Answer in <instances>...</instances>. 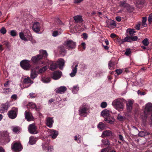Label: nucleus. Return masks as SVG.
Returning <instances> with one entry per match:
<instances>
[{"label": "nucleus", "instance_id": "obj_39", "mask_svg": "<svg viewBox=\"0 0 152 152\" xmlns=\"http://www.w3.org/2000/svg\"><path fill=\"white\" fill-rule=\"evenodd\" d=\"M129 5L126 3L125 1H121L120 2V6L121 7H125Z\"/></svg>", "mask_w": 152, "mask_h": 152}, {"label": "nucleus", "instance_id": "obj_12", "mask_svg": "<svg viewBox=\"0 0 152 152\" xmlns=\"http://www.w3.org/2000/svg\"><path fill=\"white\" fill-rule=\"evenodd\" d=\"M41 59L42 56L40 55H38L32 57L31 60L34 63L37 64Z\"/></svg>", "mask_w": 152, "mask_h": 152}, {"label": "nucleus", "instance_id": "obj_6", "mask_svg": "<svg viewBox=\"0 0 152 152\" xmlns=\"http://www.w3.org/2000/svg\"><path fill=\"white\" fill-rule=\"evenodd\" d=\"M18 112L17 108H14L8 113V115L9 117L12 119L15 118L17 116Z\"/></svg>", "mask_w": 152, "mask_h": 152}, {"label": "nucleus", "instance_id": "obj_61", "mask_svg": "<svg viewBox=\"0 0 152 152\" xmlns=\"http://www.w3.org/2000/svg\"><path fill=\"white\" fill-rule=\"evenodd\" d=\"M11 98L14 100H16L17 99V96L16 94H14L11 96Z\"/></svg>", "mask_w": 152, "mask_h": 152}, {"label": "nucleus", "instance_id": "obj_55", "mask_svg": "<svg viewBox=\"0 0 152 152\" xmlns=\"http://www.w3.org/2000/svg\"><path fill=\"white\" fill-rule=\"evenodd\" d=\"M145 134L144 132L143 131H141L139 133L138 135L139 136L143 137L145 135Z\"/></svg>", "mask_w": 152, "mask_h": 152}, {"label": "nucleus", "instance_id": "obj_52", "mask_svg": "<svg viewBox=\"0 0 152 152\" xmlns=\"http://www.w3.org/2000/svg\"><path fill=\"white\" fill-rule=\"evenodd\" d=\"M107 103L106 102H102L101 104V107L102 108H104L107 106Z\"/></svg>", "mask_w": 152, "mask_h": 152}, {"label": "nucleus", "instance_id": "obj_25", "mask_svg": "<svg viewBox=\"0 0 152 152\" xmlns=\"http://www.w3.org/2000/svg\"><path fill=\"white\" fill-rule=\"evenodd\" d=\"M50 135L52 137L53 139L55 138L58 135V132L56 130H51L50 131Z\"/></svg>", "mask_w": 152, "mask_h": 152}, {"label": "nucleus", "instance_id": "obj_42", "mask_svg": "<svg viewBox=\"0 0 152 152\" xmlns=\"http://www.w3.org/2000/svg\"><path fill=\"white\" fill-rule=\"evenodd\" d=\"M143 44L145 46L148 45L149 44L148 39L147 38L145 39L142 42Z\"/></svg>", "mask_w": 152, "mask_h": 152}, {"label": "nucleus", "instance_id": "obj_28", "mask_svg": "<svg viewBox=\"0 0 152 152\" xmlns=\"http://www.w3.org/2000/svg\"><path fill=\"white\" fill-rule=\"evenodd\" d=\"M47 69V66H45L43 67L39 68L38 66V68L37 70H38V74H41L44 73Z\"/></svg>", "mask_w": 152, "mask_h": 152}, {"label": "nucleus", "instance_id": "obj_38", "mask_svg": "<svg viewBox=\"0 0 152 152\" xmlns=\"http://www.w3.org/2000/svg\"><path fill=\"white\" fill-rule=\"evenodd\" d=\"M109 69H114V63L111 61H110L108 64Z\"/></svg>", "mask_w": 152, "mask_h": 152}, {"label": "nucleus", "instance_id": "obj_33", "mask_svg": "<svg viewBox=\"0 0 152 152\" xmlns=\"http://www.w3.org/2000/svg\"><path fill=\"white\" fill-rule=\"evenodd\" d=\"M74 19L77 23L81 22L82 21V17L80 15L75 16L74 17Z\"/></svg>", "mask_w": 152, "mask_h": 152}, {"label": "nucleus", "instance_id": "obj_45", "mask_svg": "<svg viewBox=\"0 0 152 152\" xmlns=\"http://www.w3.org/2000/svg\"><path fill=\"white\" fill-rule=\"evenodd\" d=\"M117 40L118 43L120 45L123 43L124 42V39H121L119 37L117 38Z\"/></svg>", "mask_w": 152, "mask_h": 152}, {"label": "nucleus", "instance_id": "obj_43", "mask_svg": "<svg viewBox=\"0 0 152 152\" xmlns=\"http://www.w3.org/2000/svg\"><path fill=\"white\" fill-rule=\"evenodd\" d=\"M146 20L147 18L146 17H143L142 21V25L144 27H146Z\"/></svg>", "mask_w": 152, "mask_h": 152}, {"label": "nucleus", "instance_id": "obj_2", "mask_svg": "<svg viewBox=\"0 0 152 152\" xmlns=\"http://www.w3.org/2000/svg\"><path fill=\"white\" fill-rule=\"evenodd\" d=\"M10 140L9 133L7 131L0 132V143L1 145H5Z\"/></svg>", "mask_w": 152, "mask_h": 152}, {"label": "nucleus", "instance_id": "obj_58", "mask_svg": "<svg viewBox=\"0 0 152 152\" xmlns=\"http://www.w3.org/2000/svg\"><path fill=\"white\" fill-rule=\"evenodd\" d=\"M140 23H139L136 25L135 27L136 29L137 30H139L140 28Z\"/></svg>", "mask_w": 152, "mask_h": 152}, {"label": "nucleus", "instance_id": "obj_48", "mask_svg": "<svg viewBox=\"0 0 152 152\" xmlns=\"http://www.w3.org/2000/svg\"><path fill=\"white\" fill-rule=\"evenodd\" d=\"M124 69H117L115 70V72L117 73L118 75H119L121 74L123 72V70Z\"/></svg>", "mask_w": 152, "mask_h": 152}, {"label": "nucleus", "instance_id": "obj_56", "mask_svg": "<svg viewBox=\"0 0 152 152\" xmlns=\"http://www.w3.org/2000/svg\"><path fill=\"white\" fill-rule=\"evenodd\" d=\"M131 53V51L130 49H127L125 53V54L127 56L129 55Z\"/></svg>", "mask_w": 152, "mask_h": 152}, {"label": "nucleus", "instance_id": "obj_8", "mask_svg": "<svg viewBox=\"0 0 152 152\" xmlns=\"http://www.w3.org/2000/svg\"><path fill=\"white\" fill-rule=\"evenodd\" d=\"M36 129V127L34 124H32L30 125L28 127V131L31 134H37L38 132Z\"/></svg>", "mask_w": 152, "mask_h": 152}, {"label": "nucleus", "instance_id": "obj_7", "mask_svg": "<svg viewBox=\"0 0 152 152\" xmlns=\"http://www.w3.org/2000/svg\"><path fill=\"white\" fill-rule=\"evenodd\" d=\"M30 61L27 60H24L20 62V65L21 67L24 69L28 70L31 66L29 64Z\"/></svg>", "mask_w": 152, "mask_h": 152}, {"label": "nucleus", "instance_id": "obj_17", "mask_svg": "<svg viewBox=\"0 0 152 152\" xmlns=\"http://www.w3.org/2000/svg\"><path fill=\"white\" fill-rule=\"evenodd\" d=\"M58 66V65L60 69H62L63 66L64 65L65 61L62 58L59 59L56 62Z\"/></svg>", "mask_w": 152, "mask_h": 152}, {"label": "nucleus", "instance_id": "obj_1", "mask_svg": "<svg viewBox=\"0 0 152 152\" xmlns=\"http://www.w3.org/2000/svg\"><path fill=\"white\" fill-rule=\"evenodd\" d=\"M76 43L72 40H68L64 42L63 45L61 47V51L65 53L66 50L65 48L69 49H72L75 48L76 46Z\"/></svg>", "mask_w": 152, "mask_h": 152}, {"label": "nucleus", "instance_id": "obj_57", "mask_svg": "<svg viewBox=\"0 0 152 152\" xmlns=\"http://www.w3.org/2000/svg\"><path fill=\"white\" fill-rule=\"evenodd\" d=\"M148 21L149 23H151L152 21V14H150L149 15L148 18Z\"/></svg>", "mask_w": 152, "mask_h": 152}, {"label": "nucleus", "instance_id": "obj_49", "mask_svg": "<svg viewBox=\"0 0 152 152\" xmlns=\"http://www.w3.org/2000/svg\"><path fill=\"white\" fill-rule=\"evenodd\" d=\"M30 97L31 98H34L37 96V94L34 93H31L29 94Z\"/></svg>", "mask_w": 152, "mask_h": 152}, {"label": "nucleus", "instance_id": "obj_40", "mask_svg": "<svg viewBox=\"0 0 152 152\" xmlns=\"http://www.w3.org/2000/svg\"><path fill=\"white\" fill-rule=\"evenodd\" d=\"M42 81L44 83H47L50 81V78L49 77H45L42 79Z\"/></svg>", "mask_w": 152, "mask_h": 152}, {"label": "nucleus", "instance_id": "obj_41", "mask_svg": "<svg viewBox=\"0 0 152 152\" xmlns=\"http://www.w3.org/2000/svg\"><path fill=\"white\" fill-rule=\"evenodd\" d=\"M20 130V129L18 126H15L13 128V131L15 133L18 132Z\"/></svg>", "mask_w": 152, "mask_h": 152}, {"label": "nucleus", "instance_id": "obj_31", "mask_svg": "<svg viewBox=\"0 0 152 152\" xmlns=\"http://www.w3.org/2000/svg\"><path fill=\"white\" fill-rule=\"evenodd\" d=\"M27 107L32 109L37 110V108L36 104L33 102H30L27 105Z\"/></svg>", "mask_w": 152, "mask_h": 152}, {"label": "nucleus", "instance_id": "obj_30", "mask_svg": "<svg viewBox=\"0 0 152 152\" xmlns=\"http://www.w3.org/2000/svg\"><path fill=\"white\" fill-rule=\"evenodd\" d=\"M37 141L35 138L33 136H31L29 138V143L30 145H33Z\"/></svg>", "mask_w": 152, "mask_h": 152}, {"label": "nucleus", "instance_id": "obj_22", "mask_svg": "<svg viewBox=\"0 0 152 152\" xmlns=\"http://www.w3.org/2000/svg\"><path fill=\"white\" fill-rule=\"evenodd\" d=\"M23 82L24 84L28 85L27 87L29 86L33 83V81L31 80L30 78L28 77L25 78L23 80Z\"/></svg>", "mask_w": 152, "mask_h": 152}, {"label": "nucleus", "instance_id": "obj_26", "mask_svg": "<svg viewBox=\"0 0 152 152\" xmlns=\"http://www.w3.org/2000/svg\"><path fill=\"white\" fill-rule=\"evenodd\" d=\"M53 120L52 118H48L47 119L46 124L47 126L50 128L52 127L53 123Z\"/></svg>", "mask_w": 152, "mask_h": 152}, {"label": "nucleus", "instance_id": "obj_20", "mask_svg": "<svg viewBox=\"0 0 152 152\" xmlns=\"http://www.w3.org/2000/svg\"><path fill=\"white\" fill-rule=\"evenodd\" d=\"M101 115L104 119H106L110 116L109 111L107 110H104L102 112Z\"/></svg>", "mask_w": 152, "mask_h": 152}, {"label": "nucleus", "instance_id": "obj_36", "mask_svg": "<svg viewBox=\"0 0 152 152\" xmlns=\"http://www.w3.org/2000/svg\"><path fill=\"white\" fill-rule=\"evenodd\" d=\"M19 36L20 38L22 40L26 41L28 40L27 38L25 37V36L23 33L20 32L19 33Z\"/></svg>", "mask_w": 152, "mask_h": 152}, {"label": "nucleus", "instance_id": "obj_5", "mask_svg": "<svg viewBox=\"0 0 152 152\" xmlns=\"http://www.w3.org/2000/svg\"><path fill=\"white\" fill-rule=\"evenodd\" d=\"M89 109L88 105L83 104L79 110V113L80 115L85 117L86 116Z\"/></svg>", "mask_w": 152, "mask_h": 152}, {"label": "nucleus", "instance_id": "obj_10", "mask_svg": "<svg viewBox=\"0 0 152 152\" xmlns=\"http://www.w3.org/2000/svg\"><path fill=\"white\" fill-rule=\"evenodd\" d=\"M11 148L13 150L20 151L21 150V145L19 143L15 142L12 146Z\"/></svg>", "mask_w": 152, "mask_h": 152}, {"label": "nucleus", "instance_id": "obj_54", "mask_svg": "<svg viewBox=\"0 0 152 152\" xmlns=\"http://www.w3.org/2000/svg\"><path fill=\"white\" fill-rule=\"evenodd\" d=\"M10 91V89L9 88H5L3 89V92L4 93L6 94Z\"/></svg>", "mask_w": 152, "mask_h": 152}, {"label": "nucleus", "instance_id": "obj_60", "mask_svg": "<svg viewBox=\"0 0 152 152\" xmlns=\"http://www.w3.org/2000/svg\"><path fill=\"white\" fill-rule=\"evenodd\" d=\"M109 150L108 148H106L104 149H102L101 152H108Z\"/></svg>", "mask_w": 152, "mask_h": 152}, {"label": "nucleus", "instance_id": "obj_18", "mask_svg": "<svg viewBox=\"0 0 152 152\" xmlns=\"http://www.w3.org/2000/svg\"><path fill=\"white\" fill-rule=\"evenodd\" d=\"M66 90V87L65 86H61L55 89L56 92L57 93L62 94L64 93Z\"/></svg>", "mask_w": 152, "mask_h": 152}, {"label": "nucleus", "instance_id": "obj_23", "mask_svg": "<svg viewBox=\"0 0 152 152\" xmlns=\"http://www.w3.org/2000/svg\"><path fill=\"white\" fill-rule=\"evenodd\" d=\"M104 121L107 123L112 124L115 121V119L113 117L110 116L104 119Z\"/></svg>", "mask_w": 152, "mask_h": 152}, {"label": "nucleus", "instance_id": "obj_47", "mask_svg": "<svg viewBox=\"0 0 152 152\" xmlns=\"http://www.w3.org/2000/svg\"><path fill=\"white\" fill-rule=\"evenodd\" d=\"M102 142L103 144L105 145H109L110 144L109 141L106 139L102 140Z\"/></svg>", "mask_w": 152, "mask_h": 152}, {"label": "nucleus", "instance_id": "obj_34", "mask_svg": "<svg viewBox=\"0 0 152 152\" xmlns=\"http://www.w3.org/2000/svg\"><path fill=\"white\" fill-rule=\"evenodd\" d=\"M98 128L101 130H102L105 128V125L102 122H100L98 125Z\"/></svg>", "mask_w": 152, "mask_h": 152}, {"label": "nucleus", "instance_id": "obj_59", "mask_svg": "<svg viewBox=\"0 0 152 152\" xmlns=\"http://www.w3.org/2000/svg\"><path fill=\"white\" fill-rule=\"evenodd\" d=\"M132 42L133 41H136L137 39V36L131 37Z\"/></svg>", "mask_w": 152, "mask_h": 152}, {"label": "nucleus", "instance_id": "obj_3", "mask_svg": "<svg viewBox=\"0 0 152 152\" xmlns=\"http://www.w3.org/2000/svg\"><path fill=\"white\" fill-rule=\"evenodd\" d=\"M112 104L115 109L118 111L123 109L124 108L123 104L120 98L114 100L112 102Z\"/></svg>", "mask_w": 152, "mask_h": 152}, {"label": "nucleus", "instance_id": "obj_4", "mask_svg": "<svg viewBox=\"0 0 152 152\" xmlns=\"http://www.w3.org/2000/svg\"><path fill=\"white\" fill-rule=\"evenodd\" d=\"M152 111V104L151 102H148L145 105V107L144 110L145 116L143 118L145 119L148 117V115L150 114Z\"/></svg>", "mask_w": 152, "mask_h": 152}, {"label": "nucleus", "instance_id": "obj_15", "mask_svg": "<svg viewBox=\"0 0 152 152\" xmlns=\"http://www.w3.org/2000/svg\"><path fill=\"white\" fill-rule=\"evenodd\" d=\"M32 29L35 32H37L39 31L40 26L39 23L38 22H35L33 24Z\"/></svg>", "mask_w": 152, "mask_h": 152}, {"label": "nucleus", "instance_id": "obj_13", "mask_svg": "<svg viewBox=\"0 0 152 152\" xmlns=\"http://www.w3.org/2000/svg\"><path fill=\"white\" fill-rule=\"evenodd\" d=\"M25 118L28 121H32L33 119L32 114L30 112L26 111L25 112Z\"/></svg>", "mask_w": 152, "mask_h": 152}, {"label": "nucleus", "instance_id": "obj_37", "mask_svg": "<svg viewBox=\"0 0 152 152\" xmlns=\"http://www.w3.org/2000/svg\"><path fill=\"white\" fill-rule=\"evenodd\" d=\"M110 25L115 26H116V24L115 23V21L112 20H109L108 21V26L109 27Z\"/></svg>", "mask_w": 152, "mask_h": 152}, {"label": "nucleus", "instance_id": "obj_62", "mask_svg": "<svg viewBox=\"0 0 152 152\" xmlns=\"http://www.w3.org/2000/svg\"><path fill=\"white\" fill-rule=\"evenodd\" d=\"M118 137L120 140H121V141H124V138L123 137V136L121 134H119L118 135Z\"/></svg>", "mask_w": 152, "mask_h": 152}, {"label": "nucleus", "instance_id": "obj_29", "mask_svg": "<svg viewBox=\"0 0 152 152\" xmlns=\"http://www.w3.org/2000/svg\"><path fill=\"white\" fill-rule=\"evenodd\" d=\"M62 32V31L61 29H58L53 31L52 33V35L54 37H56L60 34Z\"/></svg>", "mask_w": 152, "mask_h": 152}, {"label": "nucleus", "instance_id": "obj_14", "mask_svg": "<svg viewBox=\"0 0 152 152\" xmlns=\"http://www.w3.org/2000/svg\"><path fill=\"white\" fill-rule=\"evenodd\" d=\"M133 101L128 100L126 102L127 109L128 112H130L132 110Z\"/></svg>", "mask_w": 152, "mask_h": 152}, {"label": "nucleus", "instance_id": "obj_9", "mask_svg": "<svg viewBox=\"0 0 152 152\" xmlns=\"http://www.w3.org/2000/svg\"><path fill=\"white\" fill-rule=\"evenodd\" d=\"M38 68V66H37L32 69L31 74V77L32 79H34L37 77L38 72L37 70Z\"/></svg>", "mask_w": 152, "mask_h": 152}, {"label": "nucleus", "instance_id": "obj_19", "mask_svg": "<svg viewBox=\"0 0 152 152\" xmlns=\"http://www.w3.org/2000/svg\"><path fill=\"white\" fill-rule=\"evenodd\" d=\"M49 64H51L50 69L51 70H54L58 67L57 64L56 62L49 61Z\"/></svg>", "mask_w": 152, "mask_h": 152}, {"label": "nucleus", "instance_id": "obj_24", "mask_svg": "<svg viewBox=\"0 0 152 152\" xmlns=\"http://www.w3.org/2000/svg\"><path fill=\"white\" fill-rule=\"evenodd\" d=\"M78 66V64H77L74 68H72V72L70 74V75L71 77H74L75 76L77 73V67Z\"/></svg>", "mask_w": 152, "mask_h": 152}, {"label": "nucleus", "instance_id": "obj_11", "mask_svg": "<svg viewBox=\"0 0 152 152\" xmlns=\"http://www.w3.org/2000/svg\"><path fill=\"white\" fill-rule=\"evenodd\" d=\"M10 104L8 102H6L1 105L0 111L3 113L8 109L10 107Z\"/></svg>", "mask_w": 152, "mask_h": 152}, {"label": "nucleus", "instance_id": "obj_50", "mask_svg": "<svg viewBox=\"0 0 152 152\" xmlns=\"http://www.w3.org/2000/svg\"><path fill=\"white\" fill-rule=\"evenodd\" d=\"M135 33V31L134 29H130L129 31V33L131 36H133Z\"/></svg>", "mask_w": 152, "mask_h": 152}, {"label": "nucleus", "instance_id": "obj_64", "mask_svg": "<svg viewBox=\"0 0 152 152\" xmlns=\"http://www.w3.org/2000/svg\"><path fill=\"white\" fill-rule=\"evenodd\" d=\"M53 149V147L52 146H50L48 148V151H52Z\"/></svg>", "mask_w": 152, "mask_h": 152}, {"label": "nucleus", "instance_id": "obj_63", "mask_svg": "<svg viewBox=\"0 0 152 152\" xmlns=\"http://www.w3.org/2000/svg\"><path fill=\"white\" fill-rule=\"evenodd\" d=\"M116 20L118 22H120L121 20V17L120 16H117L115 18Z\"/></svg>", "mask_w": 152, "mask_h": 152}, {"label": "nucleus", "instance_id": "obj_44", "mask_svg": "<svg viewBox=\"0 0 152 152\" xmlns=\"http://www.w3.org/2000/svg\"><path fill=\"white\" fill-rule=\"evenodd\" d=\"M124 42H132V39L131 37H125L124 39Z\"/></svg>", "mask_w": 152, "mask_h": 152}, {"label": "nucleus", "instance_id": "obj_32", "mask_svg": "<svg viewBox=\"0 0 152 152\" xmlns=\"http://www.w3.org/2000/svg\"><path fill=\"white\" fill-rule=\"evenodd\" d=\"M72 92L73 94H76L77 93L79 90V88L78 85L74 86L73 88H71Z\"/></svg>", "mask_w": 152, "mask_h": 152}, {"label": "nucleus", "instance_id": "obj_27", "mask_svg": "<svg viewBox=\"0 0 152 152\" xmlns=\"http://www.w3.org/2000/svg\"><path fill=\"white\" fill-rule=\"evenodd\" d=\"M112 134V132L110 130H106L102 133V136L103 137L110 136Z\"/></svg>", "mask_w": 152, "mask_h": 152}, {"label": "nucleus", "instance_id": "obj_35", "mask_svg": "<svg viewBox=\"0 0 152 152\" xmlns=\"http://www.w3.org/2000/svg\"><path fill=\"white\" fill-rule=\"evenodd\" d=\"M137 6L139 7H141L145 3L144 0H138L137 2Z\"/></svg>", "mask_w": 152, "mask_h": 152}, {"label": "nucleus", "instance_id": "obj_21", "mask_svg": "<svg viewBox=\"0 0 152 152\" xmlns=\"http://www.w3.org/2000/svg\"><path fill=\"white\" fill-rule=\"evenodd\" d=\"M39 55H40L42 56V59L43 58H46L48 56V54L45 50H41L39 51Z\"/></svg>", "mask_w": 152, "mask_h": 152}, {"label": "nucleus", "instance_id": "obj_16", "mask_svg": "<svg viewBox=\"0 0 152 152\" xmlns=\"http://www.w3.org/2000/svg\"><path fill=\"white\" fill-rule=\"evenodd\" d=\"M62 73L61 72L56 71L53 73L52 78L53 79L56 80L59 79L61 77Z\"/></svg>", "mask_w": 152, "mask_h": 152}, {"label": "nucleus", "instance_id": "obj_53", "mask_svg": "<svg viewBox=\"0 0 152 152\" xmlns=\"http://www.w3.org/2000/svg\"><path fill=\"white\" fill-rule=\"evenodd\" d=\"M0 31L1 33L3 34H5L7 31L6 29L4 27L1 28Z\"/></svg>", "mask_w": 152, "mask_h": 152}, {"label": "nucleus", "instance_id": "obj_46", "mask_svg": "<svg viewBox=\"0 0 152 152\" xmlns=\"http://www.w3.org/2000/svg\"><path fill=\"white\" fill-rule=\"evenodd\" d=\"M125 117L119 114H118L117 116V119L119 121H123L125 120Z\"/></svg>", "mask_w": 152, "mask_h": 152}, {"label": "nucleus", "instance_id": "obj_51", "mask_svg": "<svg viewBox=\"0 0 152 152\" xmlns=\"http://www.w3.org/2000/svg\"><path fill=\"white\" fill-rule=\"evenodd\" d=\"M10 35L13 37L15 36L16 35V31L14 30H12L10 31Z\"/></svg>", "mask_w": 152, "mask_h": 152}]
</instances>
